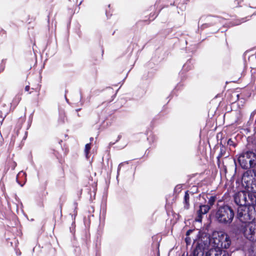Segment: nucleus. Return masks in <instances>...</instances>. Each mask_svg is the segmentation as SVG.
Wrapping results in <instances>:
<instances>
[{
  "label": "nucleus",
  "instance_id": "f257e3e1",
  "mask_svg": "<svg viewBox=\"0 0 256 256\" xmlns=\"http://www.w3.org/2000/svg\"><path fill=\"white\" fill-rule=\"evenodd\" d=\"M234 200L236 204L238 206V216L242 222H246L254 218L256 196L254 194L240 191L234 194Z\"/></svg>",
  "mask_w": 256,
  "mask_h": 256
},
{
  "label": "nucleus",
  "instance_id": "f03ea898",
  "mask_svg": "<svg viewBox=\"0 0 256 256\" xmlns=\"http://www.w3.org/2000/svg\"><path fill=\"white\" fill-rule=\"evenodd\" d=\"M240 164L244 169L252 168L256 177L252 178L250 176L248 172L244 173L242 182L246 184L248 190L256 193V156L252 152H247L240 155L238 159Z\"/></svg>",
  "mask_w": 256,
  "mask_h": 256
},
{
  "label": "nucleus",
  "instance_id": "7ed1b4c3",
  "mask_svg": "<svg viewBox=\"0 0 256 256\" xmlns=\"http://www.w3.org/2000/svg\"><path fill=\"white\" fill-rule=\"evenodd\" d=\"M202 238H204L205 247L210 246L216 249L211 251L212 254L215 255L217 254V252H220V250H222V248H228L232 242L230 236L222 231L214 232L210 238L207 234H204Z\"/></svg>",
  "mask_w": 256,
  "mask_h": 256
},
{
  "label": "nucleus",
  "instance_id": "20e7f679",
  "mask_svg": "<svg viewBox=\"0 0 256 256\" xmlns=\"http://www.w3.org/2000/svg\"><path fill=\"white\" fill-rule=\"evenodd\" d=\"M216 217L219 222L225 224H230L234 217L233 210L228 206H221L218 210Z\"/></svg>",
  "mask_w": 256,
  "mask_h": 256
},
{
  "label": "nucleus",
  "instance_id": "39448f33",
  "mask_svg": "<svg viewBox=\"0 0 256 256\" xmlns=\"http://www.w3.org/2000/svg\"><path fill=\"white\" fill-rule=\"evenodd\" d=\"M256 213L254 214V218L248 220L244 226H242V232L244 236L252 242H256V222H254L255 219Z\"/></svg>",
  "mask_w": 256,
  "mask_h": 256
},
{
  "label": "nucleus",
  "instance_id": "423d86ee",
  "mask_svg": "<svg viewBox=\"0 0 256 256\" xmlns=\"http://www.w3.org/2000/svg\"><path fill=\"white\" fill-rule=\"evenodd\" d=\"M202 240H195L194 242L198 246L194 250V256H219V253L220 252H217V254H212L211 251L212 250H216V249L212 246L210 248L208 252H206V250L208 249L210 246H208L206 247L204 246V245L202 244L201 242Z\"/></svg>",
  "mask_w": 256,
  "mask_h": 256
},
{
  "label": "nucleus",
  "instance_id": "0eeeda50",
  "mask_svg": "<svg viewBox=\"0 0 256 256\" xmlns=\"http://www.w3.org/2000/svg\"><path fill=\"white\" fill-rule=\"evenodd\" d=\"M191 234H194V235H196V238H194V242H193V246H195L196 248L198 246H196V244L194 242L195 240H202L201 242L202 244L204 245V238H202V236H204V234H206L204 233H202L198 231V230H188L186 232V237L185 239L186 242L187 244H190L191 242V239L188 236L189 235H190Z\"/></svg>",
  "mask_w": 256,
  "mask_h": 256
},
{
  "label": "nucleus",
  "instance_id": "6e6552de",
  "mask_svg": "<svg viewBox=\"0 0 256 256\" xmlns=\"http://www.w3.org/2000/svg\"><path fill=\"white\" fill-rule=\"evenodd\" d=\"M210 209V206L208 205H202L200 206V209L198 212V217L196 218V220L200 222L202 221V215L208 212Z\"/></svg>",
  "mask_w": 256,
  "mask_h": 256
},
{
  "label": "nucleus",
  "instance_id": "1a4fd4ad",
  "mask_svg": "<svg viewBox=\"0 0 256 256\" xmlns=\"http://www.w3.org/2000/svg\"><path fill=\"white\" fill-rule=\"evenodd\" d=\"M189 198H190V197H189V194L188 193V192H185V196H184V202H185L184 207L186 208H188V206H189Z\"/></svg>",
  "mask_w": 256,
  "mask_h": 256
},
{
  "label": "nucleus",
  "instance_id": "9d476101",
  "mask_svg": "<svg viewBox=\"0 0 256 256\" xmlns=\"http://www.w3.org/2000/svg\"><path fill=\"white\" fill-rule=\"evenodd\" d=\"M216 198L214 196H210L208 199V204L210 206H212L216 200Z\"/></svg>",
  "mask_w": 256,
  "mask_h": 256
},
{
  "label": "nucleus",
  "instance_id": "9b49d317",
  "mask_svg": "<svg viewBox=\"0 0 256 256\" xmlns=\"http://www.w3.org/2000/svg\"><path fill=\"white\" fill-rule=\"evenodd\" d=\"M219 256H230V254L227 251L222 250L220 252Z\"/></svg>",
  "mask_w": 256,
  "mask_h": 256
},
{
  "label": "nucleus",
  "instance_id": "f8f14e48",
  "mask_svg": "<svg viewBox=\"0 0 256 256\" xmlns=\"http://www.w3.org/2000/svg\"><path fill=\"white\" fill-rule=\"evenodd\" d=\"M90 149V144H87L85 146V153L86 155L87 156L88 154V152Z\"/></svg>",
  "mask_w": 256,
  "mask_h": 256
},
{
  "label": "nucleus",
  "instance_id": "ddd939ff",
  "mask_svg": "<svg viewBox=\"0 0 256 256\" xmlns=\"http://www.w3.org/2000/svg\"><path fill=\"white\" fill-rule=\"evenodd\" d=\"M128 162H121L119 166H118V172L120 170V168H122V167L125 164H128Z\"/></svg>",
  "mask_w": 256,
  "mask_h": 256
},
{
  "label": "nucleus",
  "instance_id": "4468645a",
  "mask_svg": "<svg viewBox=\"0 0 256 256\" xmlns=\"http://www.w3.org/2000/svg\"><path fill=\"white\" fill-rule=\"evenodd\" d=\"M228 144L230 146H232V145L233 146L234 142L231 139H230V140H228Z\"/></svg>",
  "mask_w": 256,
  "mask_h": 256
},
{
  "label": "nucleus",
  "instance_id": "2eb2a0df",
  "mask_svg": "<svg viewBox=\"0 0 256 256\" xmlns=\"http://www.w3.org/2000/svg\"><path fill=\"white\" fill-rule=\"evenodd\" d=\"M25 90L26 91V92H28L30 90V86H26V87H25Z\"/></svg>",
  "mask_w": 256,
  "mask_h": 256
},
{
  "label": "nucleus",
  "instance_id": "dca6fc26",
  "mask_svg": "<svg viewBox=\"0 0 256 256\" xmlns=\"http://www.w3.org/2000/svg\"><path fill=\"white\" fill-rule=\"evenodd\" d=\"M159 246H160V244H159V243H158V244H157V246H158V248L159 247Z\"/></svg>",
  "mask_w": 256,
  "mask_h": 256
},
{
  "label": "nucleus",
  "instance_id": "f3484780",
  "mask_svg": "<svg viewBox=\"0 0 256 256\" xmlns=\"http://www.w3.org/2000/svg\"><path fill=\"white\" fill-rule=\"evenodd\" d=\"M92 140H93V138H90V140L91 141H92Z\"/></svg>",
  "mask_w": 256,
  "mask_h": 256
},
{
  "label": "nucleus",
  "instance_id": "a211bd4d",
  "mask_svg": "<svg viewBox=\"0 0 256 256\" xmlns=\"http://www.w3.org/2000/svg\"><path fill=\"white\" fill-rule=\"evenodd\" d=\"M159 254H160V252H159V250H158V256H159Z\"/></svg>",
  "mask_w": 256,
  "mask_h": 256
},
{
  "label": "nucleus",
  "instance_id": "6ab92c4d",
  "mask_svg": "<svg viewBox=\"0 0 256 256\" xmlns=\"http://www.w3.org/2000/svg\"><path fill=\"white\" fill-rule=\"evenodd\" d=\"M193 256H194V254H193Z\"/></svg>",
  "mask_w": 256,
  "mask_h": 256
}]
</instances>
